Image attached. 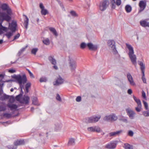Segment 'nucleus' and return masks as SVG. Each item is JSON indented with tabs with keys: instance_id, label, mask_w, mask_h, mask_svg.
I'll use <instances>...</instances> for the list:
<instances>
[{
	"instance_id": "79ce46f5",
	"label": "nucleus",
	"mask_w": 149,
	"mask_h": 149,
	"mask_svg": "<svg viewBox=\"0 0 149 149\" xmlns=\"http://www.w3.org/2000/svg\"><path fill=\"white\" fill-rule=\"evenodd\" d=\"M87 46V44L84 42H82L80 45V48L82 49H84Z\"/></svg>"
},
{
	"instance_id": "c9c22d12",
	"label": "nucleus",
	"mask_w": 149,
	"mask_h": 149,
	"mask_svg": "<svg viewBox=\"0 0 149 149\" xmlns=\"http://www.w3.org/2000/svg\"><path fill=\"white\" fill-rule=\"evenodd\" d=\"M28 46L26 45L25 47L22 48L18 52V55L19 56L21 54L24 52L26 49L27 47Z\"/></svg>"
},
{
	"instance_id": "f704fd0d",
	"label": "nucleus",
	"mask_w": 149,
	"mask_h": 149,
	"mask_svg": "<svg viewBox=\"0 0 149 149\" xmlns=\"http://www.w3.org/2000/svg\"><path fill=\"white\" fill-rule=\"evenodd\" d=\"M133 98L135 101L137 103V105L141 104L140 100L139 99L137 98L134 96L133 97Z\"/></svg>"
},
{
	"instance_id": "8fccbe9b",
	"label": "nucleus",
	"mask_w": 149,
	"mask_h": 149,
	"mask_svg": "<svg viewBox=\"0 0 149 149\" xmlns=\"http://www.w3.org/2000/svg\"><path fill=\"white\" fill-rule=\"evenodd\" d=\"M128 135L130 136H132L134 135V133L132 131L129 130L128 132Z\"/></svg>"
},
{
	"instance_id": "f03ea898",
	"label": "nucleus",
	"mask_w": 149,
	"mask_h": 149,
	"mask_svg": "<svg viewBox=\"0 0 149 149\" xmlns=\"http://www.w3.org/2000/svg\"><path fill=\"white\" fill-rule=\"evenodd\" d=\"M126 45L129 51L128 54L131 61L133 64L136 65V55L134 54L133 48L131 45L128 44L126 43Z\"/></svg>"
},
{
	"instance_id": "ea45409f",
	"label": "nucleus",
	"mask_w": 149,
	"mask_h": 149,
	"mask_svg": "<svg viewBox=\"0 0 149 149\" xmlns=\"http://www.w3.org/2000/svg\"><path fill=\"white\" fill-rule=\"evenodd\" d=\"M6 10V12H7V13H5L6 14V15H7L9 17H10L9 15H10L11 14V9L9 8H8V9L7 10ZM3 12L5 13V12Z\"/></svg>"
},
{
	"instance_id": "774afa93",
	"label": "nucleus",
	"mask_w": 149,
	"mask_h": 149,
	"mask_svg": "<svg viewBox=\"0 0 149 149\" xmlns=\"http://www.w3.org/2000/svg\"><path fill=\"white\" fill-rule=\"evenodd\" d=\"M0 77H3V74H0Z\"/></svg>"
},
{
	"instance_id": "c85d7f7f",
	"label": "nucleus",
	"mask_w": 149,
	"mask_h": 149,
	"mask_svg": "<svg viewBox=\"0 0 149 149\" xmlns=\"http://www.w3.org/2000/svg\"><path fill=\"white\" fill-rule=\"evenodd\" d=\"M75 144V140L74 139L71 138L70 139L68 142L69 145H73Z\"/></svg>"
},
{
	"instance_id": "37998d69",
	"label": "nucleus",
	"mask_w": 149,
	"mask_h": 149,
	"mask_svg": "<svg viewBox=\"0 0 149 149\" xmlns=\"http://www.w3.org/2000/svg\"><path fill=\"white\" fill-rule=\"evenodd\" d=\"M120 120L125 123H127L128 122L127 120V119L124 117H121L120 119Z\"/></svg>"
},
{
	"instance_id": "423d86ee",
	"label": "nucleus",
	"mask_w": 149,
	"mask_h": 149,
	"mask_svg": "<svg viewBox=\"0 0 149 149\" xmlns=\"http://www.w3.org/2000/svg\"><path fill=\"white\" fill-rule=\"evenodd\" d=\"M118 141H114L110 142L105 146V147L108 149H113L116 148Z\"/></svg>"
},
{
	"instance_id": "4c0bfd02",
	"label": "nucleus",
	"mask_w": 149,
	"mask_h": 149,
	"mask_svg": "<svg viewBox=\"0 0 149 149\" xmlns=\"http://www.w3.org/2000/svg\"><path fill=\"white\" fill-rule=\"evenodd\" d=\"M9 96L6 95L5 94H3V95L1 96L0 97V100H3L9 98Z\"/></svg>"
},
{
	"instance_id": "052dcab7",
	"label": "nucleus",
	"mask_w": 149,
	"mask_h": 149,
	"mask_svg": "<svg viewBox=\"0 0 149 149\" xmlns=\"http://www.w3.org/2000/svg\"><path fill=\"white\" fill-rule=\"evenodd\" d=\"M6 110L5 107L2 106H0V111H4Z\"/></svg>"
},
{
	"instance_id": "338daca9",
	"label": "nucleus",
	"mask_w": 149,
	"mask_h": 149,
	"mask_svg": "<svg viewBox=\"0 0 149 149\" xmlns=\"http://www.w3.org/2000/svg\"><path fill=\"white\" fill-rule=\"evenodd\" d=\"M3 42V40H0V44H2Z\"/></svg>"
},
{
	"instance_id": "1a4fd4ad",
	"label": "nucleus",
	"mask_w": 149,
	"mask_h": 149,
	"mask_svg": "<svg viewBox=\"0 0 149 149\" xmlns=\"http://www.w3.org/2000/svg\"><path fill=\"white\" fill-rule=\"evenodd\" d=\"M87 130L89 132H96L98 133L100 132L101 131L100 128L97 126H94L88 127Z\"/></svg>"
},
{
	"instance_id": "6e6d98bb",
	"label": "nucleus",
	"mask_w": 149,
	"mask_h": 149,
	"mask_svg": "<svg viewBox=\"0 0 149 149\" xmlns=\"http://www.w3.org/2000/svg\"><path fill=\"white\" fill-rule=\"evenodd\" d=\"M20 34L19 33H18L16 35H15L14 37V39L13 40H15L16 39H18L20 36Z\"/></svg>"
},
{
	"instance_id": "3c124183",
	"label": "nucleus",
	"mask_w": 149,
	"mask_h": 149,
	"mask_svg": "<svg viewBox=\"0 0 149 149\" xmlns=\"http://www.w3.org/2000/svg\"><path fill=\"white\" fill-rule=\"evenodd\" d=\"M143 104L144 105V106H145V107L146 109H148V104L144 100H143Z\"/></svg>"
},
{
	"instance_id": "c03bdc74",
	"label": "nucleus",
	"mask_w": 149,
	"mask_h": 149,
	"mask_svg": "<svg viewBox=\"0 0 149 149\" xmlns=\"http://www.w3.org/2000/svg\"><path fill=\"white\" fill-rule=\"evenodd\" d=\"M8 148L9 149H16L17 148V147L16 146H15L14 144L13 146L12 145H8L7 146Z\"/></svg>"
},
{
	"instance_id": "39448f33",
	"label": "nucleus",
	"mask_w": 149,
	"mask_h": 149,
	"mask_svg": "<svg viewBox=\"0 0 149 149\" xmlns=\"http://www.w3.org/2000/svg\"><path fill=\"white\" fill-rule=\"evenodd\" d=\"M118 119L117 116L114 113L106 116L103 118V120L107 121H114Z\"/></svg>"
},
{
	"instance_id": "4be33fe9",
	"label": "nucleus",
	"mask_w": 149,
	"mask_h": 149,
	"mask_svg": "<svg viewBox=\"0 0 149 149\" xmlns=\"http://www.w3.org/2000/svg\"><path fill=\"white\" fill-rule=\"evenodd\" d=\"M24 143V141L23 140H17V141L14 142V144L15 145V146H16L17 148V146L23 144Z\"/></svg>"
},
{
	"instance_id": "a18cd8bd",
	"label": "nucleus",
	"mask_w": 149,
	"mask_h": 149,
	"mask_svg": "<svg viewBox=\"0 0 149 149\" xmlns=\"http://www.w3.org/2000/svg\"><path fill=\"white\" fill-rule=\"evenodd\" d=\"M40 81L41 82H45L47 81V79L45 77H42L40 78Z\"/></svg>"
},
{
	"instance_id": "393cba45",
	"label": "nucleus",
	"mask_w": 149,
	"mask_h": 149,
	"mask_svg": "<svg viewBox=\"0 0 149 149\" xmlns=\"http://www.w3.org/2000/svg\"><path fill=\"white\" fill-rule=\"evenodd\" d=\"M54 128L56 130H58L60 129L62 127V125L60 122H56L54 124Z\"/></svg>"
},
{
	"instance_id": "2eb2a0df",
	"label": "nucleus",
	"mask_w": 149,
	"mask_h": 149,
	"mask_svg": "<svg viewBox=\"0 0 149 149\" xmlns=\"http://www.w3.org/2000/svg\"><path fill=\"white\" fill-rule=\"evenodd\" d=\"M64 80L60 76L57 78L56 81L54 82V85L55 86H58L63 82Z\"/></svg>"
},
{
	"instance_id": "bb28decb",
	"label": "nucleus",
	"mask_w": 149,
	"mask_h": 149,
	"mask_svg": "<svg viewBox=\"0 0 149 149\" xmlns=\"http://www.w3.org/2000/svg\"><path fill=\"white\" fill-rule=\"evenodd\" d=\"M139 64L141 66V70L142 74H143V75H144L145 68V65L141 62H140Z\"/></svg>"
},
{
	"instance_id": "a19ab883",
	"label": "nucleus",
	"mask_w": 149,
	"mask_h": 149,
	"mask_svg": "<svg viewBox=\"0 0 149 149\" xmlns=\"http://www.w3.org/2000/svg\"><path fill=\"white\" fill-rule=\"evenodd\" d=\"M38 49L37 48H35L32 49L31 51V53L32 54L36 55V53L38 51Z\"/></svg>"
},
{
	"instance_id": "bf43d9fd",
	"label": "nucleus",
	"mask_w": 149,
	"mask_h": 149,
	"mask_svg": "<svg viewBox=\"0 0 149 149\" xmlns=\"http://www.w3.org/2000/svg\"><path fill=\"white\" fill-rule=\"evenodd\" d=\"M34 99H35L36 100L37 98L36 97H34L33 98V103L34 105H37V101H35Z\"/></svg>"
},
{
	"instance_id": "58836bf2",
	"label": "nucleus",
	"mask_w": 149,
	"mask_h": 149,
	"mask_svg": "<svg viewBox=\"0 0 149 149\" xmlns=\"http://www.w3.org/2000/svg\"><path fill=\"white\" fill-rule=\"evenodd\" d=\"M142 107L141 104L137 105V106L135 108V109L136 111L138 112H139L141 111V109Z\"/></svg>"
},
{
	"instance_id": "dca6fc26",
	"label": "nucleus",
	"mask_w": 149,
	"mask_h": 149,
	"mask_svg": "<svg viewBox=\"0 0 149 149\" xmlns=\"http://www.w3.org/2000/svg\"><path fill=\"white\" fill-rule=\"evenodd\" d=\"M29 97L27 95H24L22 98L21 99L20 102L21 103L27 104L29 103Z\"/></svg>"
},
{
	"instance_id": "09e8293b",
	"label": "nucleus",
	"mask_w": 149,
	"mask_h": 149,
	"mask_svg": "<svg viewBox=\"0 0 149 149\" xmlns=\"http://www.w3.org/2000/svg\"><path fill=\"white\" fill-rule=\"evenodd\" d=\"M70 13L71 14V15L73 16L76 17L77 16V14L74 11H70Z\"/></svg>"
},
{
	"instance_id": "b1692460",
	"label": "nucleus",
	"mask_w": 149,
	"mask_h": 149,
	"mask_svg": "<svg viewBox=\"0 0 149 149\" xmlns=\"http://www.w3.org/2000/svg\"><path fill=\"white\" fill-rule=\"evenodd\" d=\"M123 147L125 149H133V146L127 143H124Z\"/></svg>"
},
{
	"instance_id": "4d7b16f0",
	"label": "nucleus",
	"mask_w": 149,
	"mask_h": 149,
	"mask_svg": "<svg viewBox=\"0 0 149 149\" xmlns=\"http://www.w3.org/2000/svg\"><path fill=\"white\" fill-rule=\"evenodd\" d=\"M142 96L143 98L146 99V96L145 92L143 91H142Z\"/></svg>"
},
{
	"instance_id": "0eeeda50",
	"label": "nucleus",
	"mask_w": 149,
	"mask_h": 149,
	"mask_svg": "<svg viewBox=\"0 0 149 149\" xmlns=\"http://www.w3.org/2000/svg\"><path fill=\"white\" fill-rule=\"evenodd\" d=\"M100 118V116H92L88 118V121L89 123H95L97 122Z\"/></svg>"
},
{
	"instance_id": "9d476101",
	"label": "nucleus",
	"mask_w": 149,
	"mask_h": 149,
	"mask_svg": "<svg viewBox=\"0 0 149 149\" xmlns=\"http://www.w3.org/2000/svg\"><path fill=\"white\" fill-rule=\"evenodd\" d=\"M139 5L140 8L138 12L139 13L143 11L146 8V1H141L139 2Z\"/></svg>"
},
{
	"instance_id": "473e14b6",
	"label": "nucleus",
	"mask_w": 149,
	"mask_h": 149,
	"mask_svg": "<svg viewBox=\"0 0 149 149\" xmlns=\"http://www.w3.org/2000/svg\"><path fill=\"white\" fill-rule=\"evenodd\" d=\"M125 10L127 13L130 12L132 10V8L129 5H127L125 7Z\"/></svg>"
},
{
	"instance_id": "6ab92c4d",
	"label": "nucleus",
	"mask_w": 149,
	"mask_h": 149,
	"mask_svg": "<svg viewBox=\"0 0 149 149\" xmlns=\"http://www.w3.org/2000/svg\"><path fill=\"white\" fill-rule=\"evenodd\" d=\"M123 132L122 130H120L119 131H117L115 132H111L109 134V136H116L119 135Z\"/></svg>"
},
{
	"instance_id": "5701e85b",
	"label": "nucleus",
	"mask_w": 149,
	"mask_h": 149,
	"mask_svg": "<svg viewBox=\"0 0 149 149\" xmlns=\"http://www.w3.org/2000/svg\"><path fill=\"white\" fill-rule=\"evenodd\" d=\"M141 25L143 27L148 26L149 27V23L145 20H143L140 21Z\"/></svg>"
},
{
	"instance_id": "e2e57ef3",
	"label": "nucleus",
	"mask_w": 149,
	"mask_h": 149,
	"mask_svg": "<svg viewBox=\"0 0 149 149\" xmlns=\"http://www.w3.org/2000/svg\"><path fill=\"white\" fill-rule=\"evenodd\" d=\"M127 92L129 94H131L132 93V91L131 89H129L128 90Z\"/></svg>"
},
{
	"instance_id": "f8f14e48",
	"label": "nucleus",
	"mask_w": 149,
	"mask_h": 149,
	"mask_svg": "<svg viewBox=\"0 0 149 149\" xmlns=\"http://www.w3.org/2000/svg\"><path fill=\"white\" fill-rule=\"evenodd\" d=\"M39 7L41 9L40 13L42 15H45L49 13L48 10L45 8V7L43 6L42 3H40Z\"/></svg>"
},
{
	"instance_id": "5fc2aeb1",
	"label": "nucleus",
	"mask_w": 149,
	"mask_h": 149,
	"mask_svg": "<svg viewBox=\"0 0 149 149\" xmlns=\"http://www.w3.org/2000/svg\"><path fill=\"white\" fill-rule=\"evenodd\" d=\"M142 74L143 75L142 77V80L144 83H146V79L144 77L145 74H144V75H143V74Z\"/></svg>"
},
{
	"instance_id": "680f3d73",
	"label": "nucleus",
	"mask_w": 149,
	"mask_h": 149,
	"mask_svg": "<svg viewBox=\"0 0 149 149\" xmlns=\"http://www.w3.org/2000/svg\"><path fill=\"white\" fill-rule=\"evenodd\" d=\"M8 72H10L11 73H13L15 72H16V71L15 70L10 69L9 70Z\"/></svg>"
},
{
	"instance_id": "49530a36",
	"label": "nucleus",
	"mask_w": 149,
	"mask_h": 149,
	"mask_svg": "<svg viewBox=\"0 0 149 149\" xmlns=\"http://www.w3.org/2000/svg\"><path fill=\"white\" fill-rule=\"evenodd\" d=\"M22 96V95L19 94L17 95L16 97V99L18 101H19L20 102L21 100V97Z\"/></svg>"
},
{
	"instance_id": "6e6552de",
	"label": "nucleus",
	"mask_w": 149,
	"mask_h": 149,
	"mask_svg": "<svg viewBox=\"0 0 149 149\" xmlns=\"http://www.w3.org/2000/svg\"><path fill=\"white\" fill-rule=\"evenodd\" d=\"M108 1L106 0H104L102 1L100 3V9L101 11L105 10L108 6Z\"/></svg>"
},
{
	"instance_id": "2f4dec72",
	"label": "nucleus",
	"mask_w": 149,
	"mask_h": 149,
	"mask_svg": "<svg viewBox=\"0 0 149 149\" xmlns=\"http://www.w3.org/2000/svg\"><path fill=\"white\" fill-rule=\"evenodd\" d=\"M14 32H8L4 34V36H6L8 39L10 38V37L13 35V33Z\"/></svg>"
},
{
	"instance_id": "a878e982",
	"label": "nucleus",
	"mask_w": 149,
	"mask_h": 149,
	"mask_svg": "<svg viewBox=\"0 0 149 149\" xmlns=\"http://www.w3.org/2000/svg\"><path fill=\"white\" fill-rule=\"evenodd\" d=\"M23 15L25 16L26 17V19L24 21V24L25 28L27 29V27L28 25L29 19L28 17L26 15Z\"/></svg>"
},
{
	"instance_id": "603ef678",
	"label": "nucleus",
	"mask_w": 149,
	"mask_h": 149,
	"mask_svg": "<svg viewBox=\"0 0 149 149\" xmlns=\"http://www.w3.org/2000/svg\"><path fill=\"white\" fill-rule=\"evenodd\" d=\"M56 100L58 101H59L60 102L61 101V98L60 96L58 94H57L56 95Z\"/></svg>"
},
{
	"instance_id": "f3484780",
	"label": "nucleus",
	"mask_w": 149,
	"mask_h": 149,
	"mask_svg": "<svg viewBox=\"0 0 149 149\" xmlns=\"http://www.w3.org/2000/svg\"><path fill=\"white\" fill-rule=\"evenodd\" d=\"M127 77L130 84L132 86H134L135 84L134 82L133 78L130 73H128L127 74Z\"/></svg>"
},
{
	"instance_id": "cd10ccee",
	"label": "nucleus",
	"mask_w": 149,
	"mask_h": 149,
	"mask_svg": "<svg viewBox=\"0 0 149 149\" xmlns=\"http://www.w3.org/2000/svg\"><path fill=\"white\" fill-rule=\"evenodd\" d=\"M48 59L50 61L52 64L56 65V60L52 56H49Z\"/></svg>"
},
{
	"instance_id": "a211bd4d",
	"label": "nucleus",
	"mask_w": 149,
	"mask_h": 149,
	"mask_svg": "<svg viewBox=\"0 0 149 149\" xmlns=\"http://www.w3.org/2000/svg\"><path fill=\"white\" fill-rule=\"evenodd\" d=\"M111 3L112 8L115 7V4L118 6H120L121 3V0H111Z\"/></svg>"
},
{
	"instance_id": "4468645a",
	"label": "nucleus",
	"mask_w": 149,
	"mask_h": 149,
	"mask_svg": "<svg viewBox=\"0 0 149 149\" xmlns=\"http://www.w3.org/2000/svg\"><path fill=\"white\" fill-rule=\"evenodd\" d=\"M87 46L88 49L92 51H95L98 48V45H93L92 43H88L87 44Z\"/></svg>"
},
{
	"instance_id": "72a5a7b5",
	"label": "nucleus",
	"mask_w": 149,
	"mask_h": 149,
	"mask_svg": "<svg viewBox=\"0 0 149 149\" xmlns=\"http://www.w3.org/2000/svg\"><path fill=\"white\" fill-rule=\"evenodd\" d=\"M31 83L29 82L27 83L26 85L25 88L26 93H28L29 92V89L31 87Z\"/></svg>"
},
{
	"instance_id": "9b49d317",
	"label": "nucleus",
	"mask_w": 149,
	"mask_h": 149,
	"mask_svg": "<svg viewBox=\"0 0 149 149\" xmlns=\"http://www.w3.org/2000/svg\"><path fill=\"white\" fill-rule=\"evenodd\" d=\"M126 111L127 115L131 119H132L134 118L136 113L133 111L130 108H128L126 109Z\"/></svg>"
},
{
	"instance_id": "aec40b11",
	"label": "nucleus",
	"mask_w": 149,
	"mask_h": 149,
	"mask_svg": "<svg viewBox=\"0 0 149 149\" xmlns=\"http://www.w3.org/2000/svg\"><path fill=\"white\" fill-rule=\"evenodd\" d=\"M70 67L72 70H74L76 68V63L74 61L70 60Z\"/></svg>"
},
{
	"instance_id": "7ed1b4c3",
	"label": "nucleus",
	"mask_w": 149,
	"mask_h": 149,
	"mask_svg": "<svg viewBox=\"0 0 149 149\" xmlns=\"http://www.w3.org/2000/svg\"><path fill=\"white\" fill-rule=\"evenodd\" d=\"M14 78L17 81L18 83L19 84L20 87L21 91H22V88L23 87V86L22 85V84H25L26 83L27 81L26 76L25 75H23L22 76L19 75H15L14 77Z\"/></svg>"
},
{
	"instance_id": "69168bd1",
	"label": "nucleus",
	"mask_w": 149,
	"mask_h": 149,
	"mask_svg": "<svg viewBox=\"0 0 149 149\" xmlns=\"http://www.w3.org/2000/svg\"><path fill=\"white\" fill-rule=\"evenodd\" d=\"M30 76L32 78H33L34 77V76L32 73L30 74Z\"/></svg>"
},
{
	"instance_id": "c756f323",
	"label": "nucleus",
	"mask_w": 149,
	"mask_h": 149,
	"mask_svg": "<svg viewBox=\"0 0 149 149\" xmlns=\"http://www.w3.org/2000/svg\"><path fill=\"white\" fill-rule=\"evenodd\" d=\"M49 30L56 36H58V34L55 28L53 27H50L49 28Z\"/></svg>"
},
{
	"instance_id": "ddd939ff",
	"label": "nucleus",
	"mask_w": 149,
	"mask_h": 149,
	"mask_svg": "<svg viewBox=\"0 0 149 149\" xmlns=\"http://www.w3.org/2000/svg\"><path fill=\"white\" fill-rule=\"evenodd\" d=\"M17 26V24L16 22L12 21L11 24L9 23L8 28L11 30L12 32H15V31Z\"/></svg>"
},
{
	"instance_id": "412c9836",
	"label": "nucleus",
	"mask_w": 149,
	"mask_h": 149,
	"mask_svg": "<svg viewBox=\"0 0 149 149\" xmlns=\"http://www.w3.org/2000/svg\"><path fill=\"white\" fill-rule=\"evenodd\" d=\"M7 106L11 110H16L17 108V106L16 105L12 104L9 103L8 104Z\"/></svg>"
},
{
	"instance_id": "20e7f679",
	"label": "nucleus",
	"mask_w": 149,
	"mask_h": 149,
	"mask_svg": "<svg viewBox=\"0 0 149 149\" xmlns=\"http://www.w3.org/2000/svg\"><path fill=\"white\" fill-rule=\"evenodd\" d=\"M107 44L109 49L112 51V52L114 54H116L118 53L116 48L115 43L114 40H108Z\"/></svg>"
},
{
	"instance_id": "864d4df0",
	"label": "nucleus",
	"mask_w": 149,
	"mask_h": 149,
	"mask_svg": "<svg viewBox=\"0 0 149 149\" xmlns=\"http://www.w3.org/2000/svg\"><path fill=\"white\" fill-rule=\"evenodd\" d=\"M4 116L8 118H9L11 117V114L8 113H5L3 115Z\"/></svg>"
},
{
	"instance_id": "7c9ffc66",
	"label": "nucleus",
	"mask_w": 149,
	"mask_h": 149,
	"mask_svg": "<svg viewBox=\"0 0 149 149\" xmlns=\"http://www.w3.org/2000/svg\"><path fill=\"white\" fill-rule=\"evenodd\" d=\"M8 8V5L5 3L2 4L1 6V8L3 10H6Z\"/></svg>"
},
{
	"instance_id": "de8ad7c7",
	"label": "nucleus",
	"mask_w": 149,
	"mask_h": 149,
	"mask_svg": "<svg viewBox=\"0 0 149 149\" xmlns=\"http://www.w3.org/2000/svg\"><path fill=\"white\" fill-rule=\"evenodd\" d=\"M143 114L145 116H149V111H144L143 112Z\"/></svg>"
},
{
	"instance_id": "13d9d810",
	"label": "nucleus",
	"mask_w": 149,
	"mask_h": 149,
	"mask_svg": "<svg viewBox=\"0 0 149 149\" xmlns=\"http://www.w3.org/2000/svg\"><path fill=\"white\" fill-rule=\"evenodd\" d=\"M81 97L79 96H78L77 97L76 99V101L77 102H79L81 101Z\"/></svg>"
},
{
	"instance_id": "f257e3e1",
	"label": "nucleus",
	"mask_w": 149,
	"mask_h": 149,
	"mask_svg": "<svg viewBox=\"0 0 149 149\" xmlns=\"http://www.w3.org/2000/svg\"><path fill=\"white\" fill-rule=\"evenodd\" d=\"M11 19L10 17H9L6 13L4 12H1L0 11V31L1 33H3L4 32H7L8 28L3 26L2 24L4 20L9 22Z\"/></svg>"
},
{
	"instance_id": "e433bc0d",
	"label": "nucleus",
	"mask_w": 149,
	"mask_h": 149,
	"mask_svg": "<svg viewBox=\"0 0 149 149\" xmlns=\"http://www.w3.org/2000/svg\"><path fill=\"white\" fill-rule=\"evenodd\" d=\"M43 43L46 45H48L50 44V41L49 39L47 38L42 41Z\"/></svg>"
},
{
	"instance_id": "0e129e2a",
	"label": "nucleus",
	"mask_w": 149,
	"mask_h": 149,
	"mask_svg": "<svg viewBox=\"0 0 149 149\" xmlns=\"http://www.w3.org/2000/svg\"><path fill=\"white\" fill-rule=\"evenodd\" d=\"M53 67L55 70H57L58 69V67L57 66H56L55 65H54Z\"/></svg>"
}]
</instances>
